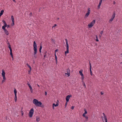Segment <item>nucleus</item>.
I'll return each mask as SVG.
<instances>
[{
    "label": "nucleus",
    "mask_w": 122,
    "mask_h": 122,
    "mask_svg": "<svg viewBox=\"0 0 122 122\" xmlns=\"http://www.w3.org/2000/svg\"><path fill=\"white\" fill-rule=\"evenodd\" d=\"M33 50L34 51V57L35 58H37V56H36V55L37 53V46L35 41H34L33 42Z\"/></svg>",
    "instance_id": "nucleus-1"
},
{
    "label": "nucleus",
    "mask_w": 122,
    "mask_h": 122,
    "mask_svg": "<svg viewBox=\"0 0 122 122\" xmlns=\"http://www.w3.org/2000/svg\"><path fill=\"white\" fill-rule=\"evenodd\" d=\"M33 103L35 104L36 107H41V105L42 104V103L36 99H34L33 101Z\"/></svg>",
    "instance_id": "nucleus-2"
},
{
    "label": "nucleus",
    "mask_w": 122,
    "mask_h": 122,
    "mask_svg": "<svg viewBox=\"0 0 122 122\" xmlns=\"http://www.w3.org/2000/svg\"><path fill=\"white\" fill-rule=\"evenodd\" d=\"M65 41L66 42V51L65 52V55L67 53H68L69 52V46L67 40L66 39H65Z\"/></svg>",
    "instance_id": "nucleus-3"
},
{
    "label": "nucleus",
    "mask_w": 122,
    "mask_h": 122,
    "mask_svg": "<svg viewBox=\"0 0 122 122\" xmlns=\"http://www.w3.org/2000/svg\"><path fill=\"white\" fill-rule=\"evenodd\" d=\"M34 112V110L33 108L31 109L29 113V116L30 117H31L32 116Z\"/></svg>",
    "instance_id": "nucleus-4"
},
{
    "label": "nucleus",
    "mask_w": 122,
    "mask_h": 122,
    "mask_svg": "<svg viewBox=\"0 0 122 122\" xmlns=\"http://www.w3.org/2000/svg\"><path fill=\"white\" fill-rule=\"evenodd\" d=\"M95 20H93L88 25V26L89 28H90L92 27L95 23Z\"/></svg>",
    "instance_id": "nucleus-5"
},
{
    "label": "nucleus",
    "mask_w": 122,
    "mask_h": 122,
    "mask_svg": "<svg viewBox=\"0 0 122 122\" xmlns=\"http://www.w3.org/2000/svg\"><path fill=\"white\" fill-rule=\"evenodd\" d=\"M72 97V95H69L67 96L66 98V101L67 102H68L69 101V100L70 98V97Z\"/></svg>",
    "instance_id": "nucleus-6"
},
{
    "label": "nucleus",
    "mask_w": 122,
    "mask_h": 122,
    "mask_svg": "<svg viewBox=\"0 0 122 122\" xmlns=\"http://www.w3.org/2000/svg\"><path fill=\"white\" fill-rule=\"evenodd\" d=\"M11 18L12 22V23L11 24V25L12 26H13L14 25V17L13 15L11 16Z\"/></svg>",
    "instance_id": "nucleus-7"
},
{
    "label": "nucleus",
    "mask_w": 122,
    "mask_h": 122,
    "mask_svg": "<svg viewBox=\"0 0 122 122\" xmlns=\"http://www.w3.org/2000/svg\"><path fill=\"white\" fill-rule=\"evenodd\" d=\"M89 66H90V74L92 76V72L91 71V68H92V66H91V64L90 63L89 61Z\"/></svg>",
    "instance_id": "nucleus-8"
},
{
    "label": "nucleus",
    "mask_w": 122,
    "mask_h": 122,
    "mask_svg": "<svg viewBox=\"0 0 122 122\" xmlns=\"http://www.w3.org/2000/svg\"><path fill=\"white\" fill-rule=\"evenodd\" d=\"M27 85L28 86H29L30 89V91L31 92V93H33V89H32V87L31 86V85H30V84H29L28 83H27Z\"/></svg>",
    "instance_id": "nucleus-9"
},
{
    "label": "nucleus",
    "mask_w": 122,
    "mask_h": 122,
    "mask_svg": "<svg viewBox=\"0 0 122 122\" xmlns=\"http://www.w3.org/2000/svg\"><path fill=\"white\" fill-rule=\"evenodd\" d=\"M83 71V70L81 69L79 71V73L80 74L81 76H82L83 75V74L82 73V72Z\"/></svg>",
    "instance_id": "nucleus-10"
},
{
    "label": "nucleus",
    "mask_w": 122,
    "mask_h": 122,
    "mask_svg": "<svg viewBox=\"0 0 122 122\" xmlns=\"http://www.w3.org/2000/svg\"><path fill=\"white\" fill-rule=\"evenodd\" d=\"M115 14H116L115 12L114 11L113 13V15L112 16L111 18L113 19H114V18L115 17Z\"/></svg>",
    "instance_id": "nucleus-11"
},
{
    "label": "nucleus",
    "mask_w": 122,
    "mask_h": 122,
    "mask_svg": "<svg viewBox=\"0 0 122 122\" xmlns=\"http://www.w3.org/2000/svg\"><path fill=\"white\" fill-rule=\"evenodd\" d=\"M47 53V51H45V52L44 53V58H43L44 59H45L46 57H46V53Z\"/></svg>",
    "instance_id": "nucleus-12"
},
{
    "label": "nucleus",
    "mask_w": 122,
    "mask_h": 122,
    "mask_svg": "<svg viewBox=\"0 0 122 122\" xmlns=\"http://www.w3.org/2000/svg\"><path fill=\"white\" fill-rule=\"evenodd\" d=\"M4 30L5 34H6L7 35H9V33L8 31L6 29Z\"/></svg>",
    "instance_id": "nucleus-13"
},
{
    "label": "nucleus",
    "mask_w": 122,
    "mask_h": 122,
    "mask_svg": "<svg viewBox=\"0 0 122 122\" xmlns=\"http://www.w3.org/2000/svg\"><path fill=\"white\" fill-rule=\"evenodd\" d=\"M59 105V104L58 102H56V104H55V103H53L52 104V106H54L55 107H57Z\"/></svg>",
    "instance_id": "nucleus-14"
},
{
    "label": "nucleus",
    "mask_w": 122,
    "mask_h": 122,
    "mask_svg": "<svg viewBox=\"0 0 122 122\" xmlns=\"http://www.w3.org/2000/svg\"><path fill=\"white\" fill-rule=\"evenodd\" d=\"M7 26L5 25H4V26H3L2 27V29H3L4 30H5L6 29H5V27H7Z\"/></svg>",
    "instance_id": "nucleus-15"
},
{
    "label": "nucleus",
    "mask_w": 122,
    "mask_h": 122,
    "mask_svg": "<svg viewBox=\"0 0 122 122\" xmlns=\"http://www.w3.org/2000/svg\"><path fill=\"white\" fill-rule=\"evenodd\" d=\"M68 71H69H69H70V70L69 69H67V76L69 77L70 76V73H68Z\"/></svg>",
    "instance_id": "nucleus-16"
},
{
    "label": "nucleus",
    "mask_w": 122,
    "mask_h": 122,
    "mask_svg": "<svg viewBox=\"0 0 122 122\" xmlns=\"http://www.w3.org/2000/svg\"><path fill=\"white\" fill-rule=\"evenodd\" d=\"M40 120V117H36V121L37 122H39Z\"/></svg>",
    "instance_id": "nucleus-17"
},
{
    "label": "nucleus",
    "mask_w": 122,
    "mask_h": 122,
    "mask_svg": "<svg viewBox=\"0 0 122 122\" xmlns=\"http://www.w3.org/2000/svg\"><path fill=\"white\" fill-rule=\"evenodd\" d=\"M4 11L3 10H2L0 11V15H2L3 14V12H4Z\"/></svg>",
    "instance_id": "nucleus-18"
},
{
    "label": "nucleus",
    "mask_w": 122,
    "mask_h": 122,
    "mask_svg": "<svg viewBox=\"0 0 122 122\" xmlns=\"http://www.w3.org/2000/svg\"><path fill=\"white\" fill-rule=\"evenodd\" d=\"M14 99H15V102H16L17 101V97L16 95H15V97Z\"/></svg>",
    "instance_id": "nucleus-19"
},
{
    "label": "nucleus",
    "mask_w": 122,
    "mask_h": 122,
    "mask_svg": "<svg viewBox=\"0 0 122 122\" xmlns=\"http://www.w3.org/2000/svg\"><path fill=\"white\" fill-rule=\"evenodd\" d=\"M2 22L4 23V25L7 26V25L5 21V20H3L2 21Z\"/></svg>",
    "instance_id": "nucleus-20"
},
{
    "label": "nucleus",
    "mask_w": 122,
    "mask_h": 122,
    "mask_svg": "<svg viewBox=\"0 0 122 122\" xmlns=\"http://www.w3.org/2000/svg\"><path fill=\"white\" fill-rule=\"evenodd\" d=\"M26 65L29 68L30 70L32 69L31 68V66L29 65L28 63H27L26 64Z\"/></svg>",
    "instance_id": "nucleus-21"
},
{
    "label": "nucleus",
    "mask_w": 122,
    "mask_h": 122,
    "mask_svg": "<svg viewBox=\"0 0 122 122\" xmlns=\"http://www.w3.org/2000/svg\"><path fill=\"white\" fill-rule=\"evenodd\" d=\"M82 82H83V86H84L85 88H86V85H85V84L84 81H82Z\"/></svg>",
    "instance_id": "nucleus-22"
},
{
    "label": "nucleus",
    "mask_w": 122,
    "mask_h": 122,
    "mask_svg": "<svg viewBox=\"0 0 122 122\" xmlns=\"http://www.w3.org/2000/svg\"><path fill=\"white\" fill-rule=\"evenodd\" d=\"M14 92L15 94V95H16L17 94V91L15 89L14 90Z\"/></svg>",
    "instance_id": "nucleus-23"
},
{
    "label": "nucleus",
    "mask_w": 122,
    "mask_h": 122,
    "mask_svg": "<svg viewBox=\"0 0 122 122\" xmlns=\"http://www.w3.org/2000/svg\"><path fill=\"white\" fill-rule=\"evenodd\" d=\"M90 14V13H89L87 12V13H86V14L85 15V17H87Z\"/></svg>",
    "instance_id": "nucleus-24"
},
{
    "label": "nucleus",
    "mask_w": 122,
    "mask_h": 122,
    "mask_svg": "<svg viewBox=\"0 0 122 122\" xmlns=\"http://www.w3.org/2000/svg\"><path fill=\"white\" fill-rule=\"evenodd\" d=\"M5 73L3 70H2V75H5Z\"/></svg>",
    "instance_id": "nucleus-25"
},
{
    "label": "nucleus",
    "mask_w": 122,
    "mask_h": 122,
    "mask_svg": "<svg viewBox=\"0 0 122 122\" xmlns=\"http://www.w3.org/2000/svg\"><path fill=\"white\" fill-rule=\"evenodd\" d=\"M81 76V79L82 80V81H83V80L84 79V75H83V76Z\"/></svg>",
    "instance_id": "nucleus-26"
},
{
    "label": "nucleus",
    "mask_w": 122,
    "mask_h": 122,
    "mask_svg": "<svg viewBox=\"0 0 122 122\" xmlns=\"http://www.w3.org/2000/svg\"><path fill=\"white\" fill-rule=\"evenodd\" d=\"M84 117L86 118V121H87L88 120V117L87 116H84Z\"/></svg>",
    "instance_id": "nucleus-27"
},
{
    "label": "nucleus",
    "mask_w": 122,
    "mask_h": 122,
    "mask_svg": "<svg viewBox=\"0 0 122 122\" xmlns=\"http://www.w3.org/2000/svg\"><path fill=\"white\" fill-rule=\"evenodd\" d=\"M87 113H86V112H84V113L82 115V116H83V117H84L85 116H86V115H85Z\"/></svg>",
    "instance_id": "nucleus-28"
},
{
    "label": "nucleus",
    "mask_w": 122,
    "mask_h": 122,
    "mask_svg": "<svg viewBox=\"0 0 122 122\" xmlns=\"http://www.w3.org/2000/svg\"><path fill=\"white\" fill-rule=\"evenodd\" d=\"M23 108L22 107V108L21 109V113L22 114V116H23V114H24V112L23 111H22V109Z\"/></svg>",
    "instance_id": "nucleus-29"
},
{
    "label": "nucleus",
    "mask_w": 122,
    "mask_h": 122,
    "mask_svg": "<svg viewBox=\"0 0 122 122\" xmlns=\"http://www.w3.org/2000/svg\"><path fill=\"white\" fill-rule=\"evenodd\" d=\"M90 8H88L87 12L89 13H90Z\"/></svg>",
    "instance_id": "nucleus-30"
},
{
    "label": "nucleus",
    "mask_w": 122,
    "mask_h": 122,
    "mask_svg": "<svg viewBox=\"0 0 122 122\" xmlns=\"http://www.w3.org/2000/svg\"><path fill=\"white\" fill-rule=\"evenodd\" d=\"M42 45H41L40 46L39 50H41V49H42Z\"/></svg>",
    "instance_id": "nucleus-31"
},
{
    "label": "nucleus",
    "mask_w": 122,
    "mask_h": 122,
    "mask_svg": "<svg viewBox=\"0 0 122 122\" xmlns=\"http://www.w3.org/2000/svg\"><path fill=\"white\" fill-rule=\"evenodd\" d=\"M113 19L111 18L110 20H109V22H110L111 21L112 22L113 20Z\"/></svg>",
    "instance_id": "nucleus-32"
},
{
    "label": "nucleus",
    "mask_w": 122,
    "mask_h": 122,
    "mask_svg": "<svg viewBox=\"0 0 122 122\" xmlns=\"http://www.w3.org/2000/svg\"><path fill=\"white\" fill-rule=\"evenodd\" d=\"M102 0H100L99 1V4H100V5H101L102 2Z\"/></svg>",
    "instance_id": "nucleus-33"
},
{
    "label": "nucleus",
    "mask_w": 122,
    "mask_h": 122,
    "mask_svg": "<svg viewBox=\"0 0 122 122\" xmlns=\"http://www.w3.org/2000/svg\"><path fill=\"white\" fill-rule=\"evenodd\" d=\"M103 31L102 30L100 32V34L101 35H102V34H103Z\"/></svg>",
    "instance_id": "nucleus-34"
},
{
    "label": "nucleus",
    "mask_w": 122,
    "mask_h": 122,
    "mask_svg": "<svg viewBox=\"0 0 122 122\" xmlns=\"http://www.w3.org/2000/svg\"><path fill=\"white\" fill-rule=\"evenodd\" d=\"M101 5L99 4L98 6L97 7L98 9H99L100 8V6Z\"/></svg>",
    "instance_id": "nucleus-35"
},
{
    "label": "nucleus",
    "mask_w": 122,
    "mask_h": 122,
    "mask_svg": "<svg viewBox=\"0 0 122 122\" xmlns=\"http://www.w3.org/2000/svg\"><path fill=\"white\" fill-rule=\"evenodd\" d=\"M55 60H57V56L56 55V54L55 53Z\"/></svg>",
    "instance_id": "nucleus-36"
},
{
    "label": "nucleus",
    "mask_w": 122,
    "mask_h": 122,
    "mask_svg": "<svg viewBox=\"0 0 122 122\" xmlns=\"http://www.w3.org/2000/svg\"><path fill=\"white\" fill-rule=\"evenodd\" d=\"M105 121H107V120L106 117H104Z\"/></svg>",
    "instance_id": "nucleus-37"
},
{
    "label": "nucleus",
    "mask_w": 122,
    "mask_h": 122,
    "mask_svg": "<svg viewBox=\"0 0 122 122\" xmlns=\"http://www.w3.org/2000/svg\"><path fill=\"white\" fill-rule=\"evenodd\" d=\"M59 51V49H57L55 51V53H56V52L58 51Z\"/></svg>",
    "instance_id": "nucleus-38"
},
{
    "label": "nucleus",
    "mask_w": 122,
    "mask_h": 122,
    "mask_svg": "<svg viewBox=\"0 0 122 122\" xmlns=\"http://www.w3.org/2000/svg\"><path fill=\"white\" fill-rule=\"evenodd\" d=\"M74 107H75L74 106H72L71 107V109H74Z\"/></svg>",
    "instance_id": "nucleus-39"
},
{
    "label": "nucleus",
    "mask_w": 122,
    "mask_h": 122,
    "mask_svg": "<svg viewBox=\"0 0 122 122\" xmlns=\"http://www.w3.org/2000/svg\"><path fill=\"white\" fill-rule=\"evenodd\" d=\"M9 49H10V52H12V48H11V47H10V48H9Z\"/></svg>",
    "instance_id": "nucleus-40"
},
{
    "label": "nucleus",
    "mask_w": 122,
    "mask_h": 122,
    "mask_svg": "<svg viewBox=\"0 0 122 122\" xmlns=\"http://www.w3.org/2000/svg\"><path fill=\"white\" fill-rule=\"evenodd\" d=\"M57 25L56 24H55L54 25V26H53L52 28H53V27H56Z\"/></svg>",
    "instance_id": "nucleus-41"
},
{
    "label": "nucleus",
    "mask_w": 122,
    "mask_h": 122,
    "mask_svg": "<svg viewBox=\"0 0 122 122\" xmlns=\"http://www.w3.org/2000/svg\"><path fill=\"white\" fill-rule=\"evenodd\" d=\"M102 114L104 116V117H106V116L104 113H103Z\"/></svg>",
    "instance_id": "nucleus-42"
},
{
    "label": "nucleus",
    "mask_w": 122,
    "mask_h": 122,
    "mask_svg": "<svg viewBox=\"0 0 122 122\" xmlns=\"http://www.w3.org/2000/svg\"><path fill=\"white\" fill-rule=\"evenodd\" d=\"M7 42H8L7 44H8V45H10V43L7 40Z\"/></svg>",
    "instance_id": "nucleus-43"
},
{
    "label": "nucleus",
    "mask_w": 122,
    "mask_h": 122,
    "mask_svg": "<svg viewBox=\"0 0 122 122\" xmlns=\"http://www.w3.org/2000/svg\"><path fill=\"white\" fill-rule=\"evenodd\" d=\"M32 13L31 12L29 14V16H32Z\"/></svg>",
    "instance_id": "nucleus-44"
},
{
    "label": "nucleus",
    "mask_w": 122,
    "mask_h": 122,
    "mask_svg": "<svg viewBox=\"0 0 122 122\" xmlns=\"http://www.w3.org/2000/svg\"><path fill=\"white\" fill-rule=\"evenodd\" d=\"M84 111H85V112H86V113H87V111H86V109L85 108H84Z\"/></svg>",
    "instance_id": "nucleus-45"
},
{
    "label": "nucleus",
    "mask_w": 122,
    "mask_h": 122,
    "mask_svg": "<svg viewBox=\"0 0 122 122\" xmlns=\"http://www.w3.org/2000/svg\"><path fill=\"white\" fill-rule=\"evenodd\" d=\"M5 80H2V83H3L5 81Z\"/></svg>",
    "instance_id": "nucleus-46"
},
{
    "label": "nucleus",
    "mask_w": 122,
    "mask_h": 122,
    "mask_svg": "<svg viewBox=\"0 0 122 122\" xmlns=\"http://www.w3.org/2000/svg\"><path fill=\"white\" fill-rule=\"evenodd\" d=\"M56 60V61H55V62H56V64H57V60Z\"/></svg>",
    "instance_id": "nucleus-47"
},
{
    "label": "nucleus",
    "mask_w": 122,
    "mask_h": 122,
    "mask_svg": "<svg viewBox=\"0 0 122 122\" xmlns=\"http://www.w3.org/2000/svg\"><path fill=\"white\" fill-rule=\"evenodd\" d=\"M7 28H9V27H10V25H7Z\"/></svg>",
    "instance_id": "nucleus-48"
},
{
    "label": "nucleus",
    "mask_w": 122,
    "mask_h": 122,
    "mask_svg": "<svg viewBox=\"0 0 122 122\" xmlns=\"http://www.w3.org/2000/svg\"><path fill=\"white\" fill-rule=\"evenodd\" d=\"M47 95V92H45V96L46 95Z\"/></svg>",
    "instance_id": "nucleus-49"
},
{
    "label": "nucleus",
    "mask_w": 122,
    "mask_h": 122,
    "mask_svg": "<svg viewBox=\"0 0 122 122\" xmlns=\"http://www.w3.org/2000/svg\"><path fill=\"white\" fill-rule=\"evenodd\" d=\"M96 37H97V36H96ZM96 38H97V39L96 40V41H99V40H98V38L97 37H96Z\"/></svg>",
    "instance_id": "nucleus-50"
},
{
    "label": "nucleus",
    "mask_w": 122,
    "mask_h": 122,
    "mask_svg": "<svg viewBox=\"0 0 122 122\" xmlns=\"http://www.w3.org/2000/svg\"><path fill=\"white\" fill-rule=\"evenodd\" d=\"M3 80H5L6 79V78L5 77H3Z\"/></svg>",
    "instance_id": "nucleus-51"
},
{
    "label": "nucleus",
    "mask_w": 122,
    "mask_h": 122,
    "mask_svg": "<svg viewBox=\"0 0 122 122\" xmlns=\"http://www.w3.org/2000/svg\"><path fill=\"white\" fill-rule=\"evenodd\" d=\"M31 70L30 69V70H29L28 71V72H29V73L31 72Z\"/></svg>",
    "instance_id": "nucleus-52"
},
{
    "label": "nucleus",
    "mask_w": 122,
    "mask_h": 122,
    "mask_svg": "<svg viewBox=\"0 0 122 122\" xmlns=\"http://www.w3.org/2000/svg\"><path fill=\"white\" fill-rule=\"evenodd\" d=\"M8 46L9 48L11 47L10 45H8Z\"/></svg>",
    "instance_id": "nucleus-53"
},
{
    "label": "nucleus",
    "mask_w": 122,
    "mask_h": 122,
    "mask_svg": "<svg viewBox=\"0 0 122 122\" xmlns=\"http://www.w3.org/2000/svg\"><path fill=\"white\" fill-rule=\"evenodd\" d=\"M10 55H13L12 53V52H10Z\"/></svg>",
    "instance_id": "nucleus-54"
},
{
    "label": "nucleus",
    "mask_w": 122,
    "mask_h": 122,
    "mask_svg": "<svg viewBox=\"0 0 122 122\" xmlns=\"http://www.w3.org/2000/svg\"><path fill=\"white\" fill-rule=\"evenodd\" d=\"M67 102H66V104H65V106L66 107V105H67Z\"/></svg>",
    "instance_id": "nucleus-55"
},
{
    "label": "nucleus",
    "mask_w": 122,
    "mask_h": 122,
    "mask_svg": "<svg viewBox=\"0 0 122 122\" xmlns=\"http://www.w3.org/2000/svg\"><path fill=\"white\" fill-rule=\"evenodd\" d=\"M54 106H52V109H55V107H54Z\"/></svg>",
    "instance_id": "nucleus-56"
},
{
    "label": "nucleus",
    "mask_w": 122,
    "mask_h": 122,
    "mask_svg": "<svg viewBox=\"0 0 122 122\" xmlns=\"http://www.w3.org/2000/svg\"><path fill=\"white\" fill-rule=\"evenodd\" d=\"M116 2L115 1H114L113 2V4L114 5H115V4Z\"/></svg>",
    "instance_id": "nucleus-57"
},
{
    "label": "nucleus",
    "mask_w": 122,
    "mask_h": 122,
    "mask_svg": "<svg viewBox=\"0 0 122 122\" xmlns=\"http://www.w3.org/2000/svg\"><path fill=\"white\" fill-rule=\"evenodd\" d=\"M103 94V93H102V92H101V95H102Z\"/></svg>",
    "instance_id": "nucleus-58"
},
{
    "label": "nucleus",
    "mask_w": 122,
    "mask_h": 122,
    "mask_svg": "<svg viewBox=\"0 0 122 122\" xmlns=\"http://www.w3.org/2000/svg\"><path fill=\"white\" fill-rule=\"evenodd\" d=\"M59 19V18H57L56 20H58Z\"/></svg>",
    "instance_id": "nucleus-59"
},
{
    "label": "nucleus",
    "mask_w": 122,
    "mask_h": 122,
    "mask_svg": "<svg viewBox=\"0 0 122 122\" xmlns=\"http://www.w3.org/2000/svg\"><path fill=\"white\" fill-rule=\"evenodd\" d=\"M2 76L3 77H5V75H2Z\"/></svg>",
    "instance_id": "nucleus-60"
},
{
    "label": "nucleus",
    "mask_w": 122,
    "mask_h": 122,
    "mask_svg": "<svg viewBox=\"0 0 122 122\" xmlns=\"http://www.w3.org/2000/svg\"><path fill=\"white\" fill-rule=\"evenodd\" d=\"M39 51L40 52V53H41V50H39Z\"/></svg>",
    "instance_id": "nucleus-61"
},
{
    "label": "nucleus",
    "mask_w": 122,
    "mask_h": 122,
    "mask_svg": "<svg viewBox=\"0 0 122 122\" xmlns=\"http://www.w3.org/2000/svg\"><path fill=\"white\" fill-rule=\"evenodd\" d=\"M11 57H12V58H13V55H11Z\"/></svg>",
    "instance_id": "nucleus-62"
},
{
    "label": "nucleus",
    "mask_w": 122,
    "mask_h": 122,
    "mask_svg": "<svg viewBox=\"0 0 122 122\" xmlns=\"http://www.w3.org/2000/svg\"><path fill=\"white\" fill-rule=\"evenodd\" d=\"M12 0L14 2H15V0Z\"/></svg>",
    "instance_id": "nucleus-63"
},
{
    "label": "nucleus",
    "mask_w": 122,
    "mask_h": 122,
    "mask_svg": "<svg viewBox=\"0 0 122 122\" xmlns=\"http://www.w3.org/2000/svg\"><path fill=\"white\" fill-rule=\"evenodd\" d=\"M51 41H54V40L53 39H51Z\"/></svg>",
    "instance_id": "nucleus-64"
}]
</instances>
